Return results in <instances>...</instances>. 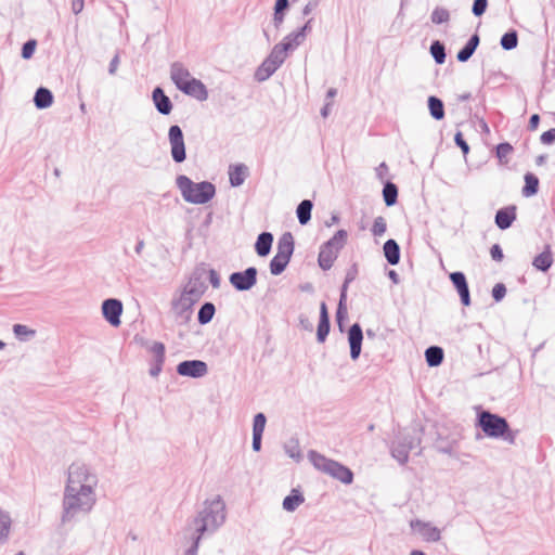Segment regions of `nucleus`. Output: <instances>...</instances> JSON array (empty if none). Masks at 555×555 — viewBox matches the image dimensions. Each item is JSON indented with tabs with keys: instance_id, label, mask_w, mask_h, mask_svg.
Returning <instances> with one entry per match:
<instances>
[{
	"instance_id": "nucleus-1",
	"label": "nucleus",
	"mask_w": 555,
	"mask_h": 555,
	"mask_svg": "<svg viewBox=\"0 0 555 555\" xmlns=\"http://www.w3.org/2000/svg\"><path fill=\"white\" fill-rule=\"evenodd\" d=\"M96 503L95 491L90 488L74 489L65 487L62 500L61 522H70L78 514H88Z\"/></svg>"
},
{
	"instance_id": "nucleus-2",
	"label": "nucleus",
	"mask_w": 555,
	"mask_h": 555,
	"mask_svg": "<svg viewBox=\"0 0 555 555\" xmlns=\"http://www.w3.org/2000/svg\"><path fill=\"white\" fill-rule=\"evenodd\" d=\"M225 503L220 495L205 500L203 508L193 519L194 530L201 534L216 532L225 521Z\"/></svg>"
},
{
	"instance_id": "nucleus-3",
	"label": "nucleus",
	"mask_w": 555,
	"mask_h": 555,
	"mask_svg": "<svg viewBox=\"0 0 555 555\" xmlns=\"http://www.w3.org/2000/svg\"><path fill=\"white\" fill-rule=\"evenodd\" d=\"M177 188L183 199L195 205H204L216 195V186L209 181L193 182L188 176L179 175L176 178Z\"/></svg>"
},
{
	"instance_id": "nucleus-4",
	"label": "nucleus",
	"mask_w": 555,
	"mask_h": 555,
	"mask_svg": "<svg viewBox=\"0 0 555 555\" xmlns=\"http://www.w3.org/2000/svg\"><path fill=\"white\" fill-rule=\"evenodd\" d=\"M477 424L487 437L501 438L511 444L515 443L516 431L511 430L508 422L503 416L481 411L478 413Z\"/></svg>"
},
{
	"instance_id": "nucleus-5",
	"label": "nucleus",
	"mask_w": 555,
	"mask_h": 555,
	"mask_svg": "<svg viewBox=\"0 0 555 555\" xmlns=\"http://www.w3.org/2000/svg\"><path fill=\"white\" fill-rule=\"evenodd\" d=\"M308 457L318 470L331 476L336 480H339L345 485H350L353 482L354 475L352 470L341 463L327 459L314 450L309 451Z\"/></svg>"
},
{
	"instance_id": "nucleus-6",
	"label": "nucleus",
	"mask_w": 555,
	"mask_h": 555,
	"mask_svg": "<svg viewBox=\"0 0 555 555\" xmlns=\"http://www.w3.org/2000/svg\"><path fill=\"white\" fill-rule=\"evenodd\" d=\"M98 482L96 474L87 464L74 462L69 465L65 487H73L76 490L90 488V491H95Z\"/></svg>"
},
{
	"instance_id": "nucleus-7",
	"label": "nucleus",
	"mask_w": 555,
	"mask_h": 555,
	"mask_svg": "<svg viewBox=\"0 0 555 555\" xmlns=\"http://www.w3.org/2000/svg\"><path fill=\"white\" fill-rule=\"evenodd\" d=\"M287 56V48L284 44H275L267 59L255 73V79L262 82L269 79L284 63Z\"/></svg>"
},
{
	"instance_id": "nucleus-8",
	"label": "nucleus",
	"mask_w": 555,
	"mask_h": 555,
	"mask_svg": "<svg viewBox=\"0 0 555 555\" xmlns=\"http://www.w3.org/2000/svg\"><path fill=\"white\" fill-rule=\"evenodd\" d=\"M206 278V268L204 263L197 266L190 279L188 284L184 286L182 293L186 296H190L191 299L196 302L205 295L208 286L205 282Z\"/></svg>"
},
{
	"instance_id": "nucleus-9",
	"label": "nucleus",
	"mask_w": 555,
	"mask_h": 555,
	"mask_svg": "<svg viewBox=\"0 0 555 555\" xmlns=\"http://www.w3.org/2000/svg\"><path fill=\"white\" fill-rule=\"evenodd\" d=\"M421 444V437L406 434L400 436L391 444V455L400 463L405 464L409 460V453Z\"/></svg>"
},
{
	"instance_id": "nucleus-10",
	"label": "nucleus",
	"mask_w": 555,
	"mask_h": 555,
	"mask_svg": "<svg viewBox=\"0 0 555 555\" xmlns=\"http://www.w3.org/2000/svg\"><path fill=\"white\" fill-rule=\"evenodd\" d=\"M168 141L172 160L177 164L183 163L186 159V151L183 131L180 126L172 125L169 127Z\"/></svg>"
},
{
	"instance_id": "nucleus-11",
	"label": "nucleus",
	"mask_w": 555,
	"mask_h": 555,
	"mask_svg": "<svg viewBox=\"0 0 555 555\" xmlns=\"http://www.w3.org/2000/svg\"><path fill=\"white\" fill-rule=\"evenodd\" d=\"M257 268L248 267L243 271H235L231 273L229 282L237 292H247L257 284Z\"/></svg>"
},
{
	"instance_id": "nucleus-12",
	"label": "nucleus",
	"mask_w": 555,
	"mask_h": 555,
	"mask_svg": "<svg viewBox=\"0 0 555 555\" xmlns=\"http://www.w3.org/2000/svg\"><path fill=\"white\" fill-rule=\"evenodd\" d=\"M196 304L195 300L191 299L190 296L181 293L179 297H175L171 300V310L176 317V320L182 324L190 322L193 313V306Z\"/></svg>"
},
{
	"instance_id": "nucleus-13",
	"label": "nucleus",
	"mask_w": 555,
	"mask_h": 555,
	"mask_svg": "<svg viewBox=\"0 0 555 555\" xmlns=\"http://www.w3.org/2000/svg\"><path fill=\"white\" fill-rule=\"evenodd\" d=\"M177 373L181 376L201 378L208 373V365L202 360H184L177 365Z\"/></svg>"
},
{
	"instance_id": "nucleus-14",
	"label": "nucleus",
	"mask_w": 555,
	"mask_h": 555,
	"mask_svg": "<svg viewBox=\"0 0 555 555\" xmlns=\"http://www.w3.org/2000/svg\"><path fill=\"white\" fill-rule=\"evenodd\" d=\"M122 313V302L116 298H108L102 302V314L103 318L112 325L119 326L121 321L120 317Z\"/></svg>"
},
{
	"instance_id": "nucleus-15",
	"label": "nucleus",
	"mask_w": 555,
	"mask_h": 555,
	"mask_svg": "<svg viewBox=\"0 0 555 555\" xmlns=\"http://www.w3.org/2000/svg\"><path fill=\"white\" fill-rule=\"evenodd\" d=\"M363 331L359 323H353L348 330V343L350 347V358L356 361L359 359L362 350Z\"/></svg>"
},
{
	"instance_id": "nucleus-16",
	"label": "nucleus",
	"mask_w": 555,
	"mask_h": 555,
	"mask_svg": "<svg viewBox=\"0 0 555 555\" xmlns=\"http://www.w3.org/2000/svg\"><path fill=\"white\" fill-rule=\"evenodd\" d=\"M450 281L457 291L462 305L468 307L472 301L469 287L465 274L461 271L452 272L450 274Z\"/></svg>"
},
{
	"instance_id": "nucleus-17",
	"label": "nucleus",
	"mask_w": 555,
	"mask_h": 555,
	"mask_svg": "<svg viewBox=\"0 0 555 555\" xmlns=\"http://www.w3.org/2000/svg\"><path fill=\"white\" fill-rule=\"evenodd\" d=\"M181 92L186 95H190L198 101H205L208 98V91L206 86L196 78H191V80L186 81L182 87L179 88Z\"/></svg>"
},
{
	"instance_id": "nucleus-18",
	"label": "nucleus",
	"mask_w": 555,
	"mask_h": 555,
	"mask_svg": "<svg viewBox=\"0 0 555 555\" xmlns=\"http://www.w3.org/2000/svg\"><path fill=\"white\" fill-rule=\"evenodd\" d=\"M150 351L154 354V359H153V361L151 363V367H150V375L152 377H157L163 370V364L165 362L166 348L163 343L155 341L151 346Z\"/></svg>"
},
{
	"instance_id": "nucleus-19",
	"label": "nucleus",
	"mask_w": 555,
	"mask_h": 555,
	"mask_svg": "<svg viewBox=\"0 0 555 555\" xmlns=\"http://www.w3.org/2000/svg\"><path fill=\"white\" fill-rule=\"evenodd\" d=\"M516 206L509 205L503 208H500L494 217L495 225L500 230H506L512 227L513 222L516 220Z\"/></svg>"
},
{
	"instance_id": "nucleus-20",
	"label": "nucleus",
	"mask_w": 555,
	"mask_h": 555,
	"mask_svg": "<svg viewBox=\"0 0 555 555\" xmlns=\"http://www.w3.org/2000/svg\"><path fill=\"white\" fill-rule=\"evenodd\" d=\"M331 331V321L327 306L324 301L320 305L319 324L317 327V340L322 344L326 340Z\"/></svg>"
},
{
	"instance_id": "nucleus-21",
	"label": "nucleus",
	"mask_w": 555,
	"mask_h": 555,
	"mask_svg": "<svg viewBox=\"0 0 555 555\" xmlns=\"http://www.w3.org/2000/svg\"><path fill=\"white\" fill-rule=\"evenodd\" d=\"M411 527L417 530L427 542H437L441 539L440 530L429 522L416 519L411 521Z\"/></svg>"
},
{
	"instance_id": "nucleus-22",
	"label": "nucleus",
	"mask_w": 555,
	"mask_h": 555,
	"mask_svg": "<svg viewBox=\"0 0 555 555\" xmlns=\"http://www.w3.org/2000/svg\"><path fill=\"white\" fill-rule=\"evenodd\" d=\"M152 100L157 112L162 115H169L172 111V102L160 87H156L152 92Z\"/></svg>"
},
{
	"instance_id": "nucleus-23",
	"label": "nucleus",
	"mask_w": 555,
	"mask_h": 555,
	"mask_svg": "<svg viewBox=\"0 0 555 555\" xmlns=\"http://www.w3.org/2000/svg\"><path fill=\"white\" fill-rule=\"evenodd\" d=\"M248 167L245 164L230 165L229 167V181L231 186H241L245 179L248 177Z\"/></svg>"
},
{
	"instance_id": "nucleus-24",
	"label": "nucleus",
	"mask_w": 555,
	"mask_h": 555,
	"mask_svg": "<svg viewBox=\"0 0 555 555\" xmlns=\"http://www.w3.org/2000/svg\"><path fill=\"white\" fill-rule=\"evenodd\" d=\"M170 78L177 89L182 87L186 81L191 80V74L188 68L180 62H175L170 66Z\"/></svg>"
},
{
	"instance_id": "nucleus-25",
	"label": "nucleus",
	"mask_w": 555,
	"mask_h": 555,
	"mask_svg": "<svg viewBox=\"0 0 555 555\" xmlns=\"http://www.w3.org/2000/svg\"><path fill=\"white\" fill-rule=\"evenodd\" d=\"M479 35L477 33L472 35L467 42L464 44V47L457 52L456 60L461 63L467 62L475 53L476 49L479 46Z\"/></svg>"
},
{
	"instance_id": "nucleus-26",
	"label": "nucleus",
	"mask_w": 555,
	"mask_h": 555,
	"mask_svg": "<svg viewBox=\"0 0 555 555\" xmlns=\"http://www.w3.org/2000/svg\"><path fill=\"white\" fill-rule=\"evenodd\" d=\"M337 250H334L331 247L326 248L325 245L322 244L318 256V263L320 268L324 271L330 270L333 267L334 261L337 259Z\"/></svg>"
},
{
	"instance_id": "nucleus-27",
	"label": "nucleus",
	"mask_w": 555,
	"mask_h": 555,
	"mask_svg": "<svg viewBox=\"0 0 555 555\" xmlns=\"http://www.w3.org/2000/svg\"><path fill=\"white\" fill-rule=\"evenodd\" d=\"M383 250L384 256L389 264L396 266L400 262V246L396 240H387L384 243Z\"/></svg>"
},
{
	"instance_id": "nucleus-28",
	"label": "nucleus",
	"mask_w": 555,
	"mask_h": 555,
	"mask_svg": "<svg viewBox=\"0 0 555 555\" xmlns=\"http://www.w3.org/2000/svg\"><path fill=\"white\" fill-rule=\"evenodd\" d=\"M53 93L46 87H39L34 95V104L38 109H44L53 104Z\"/></svg>"
},
{
	"instance_id": "nucleus-29",
	"label": "nucleus",
	"mask_w": 555,
	"mask_h": 555,
	"mask_svg": "<svg viewBox=\"0 0 555 555\" xmlns=\"http://www.w3.org/2000/svg\"><path fill=\"white\" fill-rule=\"evenodd\" d=\"M273 238V234L270 232H262L258 235L255 243V250L259 257H266L270 254Z\"/></svg>"
},
{
	"instance_id": "nucleus-30",
	"label": "nucleus",
	"mask_w": 555,
	"mask_h": 555,
	"mask_svg": "<svg viewBox=\"0 0 555 555\" xmlns=\"http://www.w3.org/2000/svg\"><path fill=\"white\" fill-rule=\"evenodd\" d=\"M295 243L293 234L291 232L283 233L278 241L276 254L292 258Z\"/></svg>"
},
{
	"instance_id": "nucleus-31",
	"label": "nucleus",
	"mask_w": 555,
	"mask_h": 555,
	"mask_svg": "<svg viewBox=\"0 0 555 555\" xmlns=\"http://www.w3.org/2000/svg\"><path fill=\"white\" fill-rule=\"evenodd\" d=\"M553 261V255L547 245L545 250L533 258L532 266L541 272H546L552 267Z\"/></svg>"
},
{
	"instance_id": "nucleus-32",
	"label": "nucleus",
	"mask_w": 555,
	"mask_h": 555,
	"mask_svg": "<svg viewBox=\"0 0 555 555\" xmlns=\"http://www.w3.org/2000/svg\"><path fill=\"white\" fill-rule=\"evenodd\" d=\"M305 502V496L298 489H292L283 500L282 506L286 512H295Z\"/></svg>"
},
{
	"instance_id": "nucleus-33",
	"label": "nucleus",
	"mask_w": 555,
	"mask_h": 555,
	"mask_svg": "<svg viewBox=\"0 0 555 555\" xmlns=\"http://www.w3.org/2000/svg\"><path fill=\"white\" fill-rule=\"evenodd\" d=\"M427 105L429 114L435 120H442L444 118V104L441 99L436 95H430L427 99Z\"/></svg>"
},
{
	"instance_id": "nucleus-34",
	"label": "nucleus",
	"mask_w": 555,
	"mask_h": 555,
	"mask_svg": "<svg viewBox=\"0 0 555 555\" xmlns=\"http://www.w3.org/2000/svg\"><path fill=\"white\" fill-rule=\"evenodd\" d=\"M444 358L443 349L439 346H430L425 350V360L428 366L435 367L442 363Z\"/></svg>"
},
{
	"instance_id": "nucleus-35",
	"label": "nucleus",
	"mask_w": 555,
	"mask_h": 555,
	"mask_svg": "<svg viewBox=\"0 0 555 555\" xmlns=\"http://www.w3.org/2000/svg\"><path fill=\"white\" fill-rule=\"evenodd\" d=\"M312 208H313V203L310 199H304L297 206L296 216H297L298 222L301 225L307 224L311 220Z\"/></svg>"
},
{
	"instance_id": "nucleus-36",
	"label": "nucleus",
	"mask_w": 555,
	"mask_h": 555,
	"mask_svg": "<svg viewBox=\"0 0 555 555\" xmlns=\"http://www.w3.org/2000/svg\"><path fill=\"white\" fill-rule=\"evenodd\" d=\"M12 527L10 514L0 508V545L8 542Z\"/></svg>"
},
{
	"instance_id": "nucleus-37",
	"label": "nucleus",
	"mask_w": 555,
	"mask_h": 555,
	"mask_svg": "<svg viewBox=\"0 0 555 555\" xmlns=\"http://www.w3.org/2000/svg\"><path fill=\"white\" fill-rule=\"evenodd\" d=\"M524 179L525 185L521 190V194L525 197H531L535 195L539 192V178L532 172H527Z\"/></svg>"
},
{
	"instance_id": "nucleus-38",
	"label": "nucleus",
	"mask_w": 555,
	"mask_h": 555,
	"mask_svg": "<svg viewBox=\"0 0 555 555\" xmlns=\"http://www.w3.org/2000/svg\"><path fill=\"white\" fill-rule=\"evenodd\" d=\"M216 313V307L212 302H204L197 312V322L201 325H206L214 319Z\"/></svg>"
},
{
	"instance_id": "nucleus-39",
	"label": "nucleus",
	"mask_w": 555,
	"mask_h": 555,
	"mask_svg": "<svg viewBox=\"0 0 555 555\" xmlns=\"http://www.w3.org/2000/svg\"><path fill=\"white\" fill-rule=\"evenodd\" d=\"M383 198L387 207H391L398 202V186L391 182L386 181L383 188Z\"/></svg>"
},
{
	"instance_id": "nucleus-40",
	"label": "nucleus",
	"mask_w": 555,
	"mask_h": 555,
	"mask_svg": "<svg viewBox=\"0 0 555 555\" xmlns=\"http://www.w3.org/2000/svg\"><path fill=\"white\" fill-rule=\"evenodd\" d=\"M291 258L275 254L269 263L270 272L272 275L282 274L288 266Z\"/></svg>"
},
{
	"instance_id": "nucleus-41",
	"label": "nucleus",
	"mask_w": 555,
	"mask_h": 555,
	"mask_svg": "<svg viewBox=\"0 0 555 555\" xmlns=\"http://www.w3.org/2000/svg\"><path fill=\"white\" fill-rule=\"evenodd\" d=\"M429 53L435 60L436 64L442 65L446 62V46L442 41L434 40L429 47Z\"/></svg>"
},
{
	"instance_id": "nucleus-42",
	"label": "nucleus",
	"mask_w": 555,
	"mask_h": 555,
	"mask_svg": "<svg viewBox=\"0 0 555 555\" xmlns=\"http://www.w3.org/2000/svg\"><path fill=\"white\" fill-rule=\"evenodd\" d=\"M347 237V231L340 229L333 235V237L325 242L324 245L326 248L331 247L332 249L337 250V253H339V250L345 246Z\"/></svg>"
},
{
	"instance_id": "nucleus-43",
	"label": "nucleus",
	"mask_w": 555,
	"mask_h": 555,
	"mask_svg": "<svg viewBox=\"0 0 555 555\" xmlns=\"http://www.w3.org/2000/svg\"><path fill=\"white\" fill-rule=\"evenodd\" d=\"M500 44L503 50L511 51L518 46V33L515 29L506 31L500 40Z\"/></svg>"
},
{
	"instance_id": "nucleus-44",
	"label": "nucleus",
	"mask_w": 555,
	"mask_h": 555,
	"mask_svg": "<svg viewBox=\"0 0 555 555\" xmlns=\"http://www.w3.org/2000/svg\"><path fill=\"white\" fill-rule=\"evenodd\" d=\"M306 38L301 35V33L297 29L288 34L282 42L279 44H284L287 48V51L294 50L298 46H300Z\"/></svg>"
},
{
	"instance_id": "nucleus-45",
	"label": "nucleus",
	"mask_w": 555,
	"mask_h": 555,
	"mask_svg": "<svg viewBox=\"0 0 555 555\" xmlns=\"http://www.w3.org/2000/svg\"><path fill=\"white\" fill-rule=\"evenodd\" d=\"M347 295H339V301L338 307L336 310V322L340 331H343V324L348 318V310H347Z\"/></svg>"
},
{
	"instance_id": "nucleus-46",
	"label": "nucleus",
	"mask_w": 555,
	"mask_h": 555,
	"mask_svg": "<svg viewBox=\"0 0 555 555\" xmlns=\"http://www.w3.org/2000/svg\"><path fill=\"white\" fill-rule=\"evenodd\" d=\"M513 150L514 149L512 144L508 142L499 143L495 146V156L499 159V163L502 165H506L508 163L507 156L513 152Z\"/></svg>"
},
{
	"instance_id": "nucleus-47",
	"label": "nucleus",
	"mask_w": 555,
	"mask_h": 555,
	"mask_svg": "<svg viewBox=\"0 0 555 555\" xmlns=\"http://www.w3.org/2000/svg\"><path fill=\"white\" fill-rule=\"evenodd\" d=\"M450 20V12L441 7H436L430 15V21L436 24L440 25L443 23H448Z\"/></svg>"
},
{
	"instance_id": "nucleus-48",
	"label": "nucleus",
	"mask_w": 555,
	"mask_h": 555,
	"mask_svg": "<svg viewBox=\"0 0 555 555\" xmlns=\"http://www.w3.org/2000/svg\"><path fill=\"white\" fill-rule=\"evenodd\" d=\"M358 275V266L353 263L346 272L345 281L340 287V295H347L348 286L351 282L357 279Z\"/></svg>"
},
{
	"instance_id": "nucleus-49",
	"label": "nucleus",
	"mask_w": 555,
	"mask_h": 555,
	"mask_svg": "<svg viewBox=\"0 0 555 555\" xmlns=\"http://www.w3.org/2000/svg\"><path fill=\"white\" fill-rule=\"evenodd\" d=\"M267 417L263 413L259 412L254 416L253 422V434L254 435H263V430L266 427Z\"/></svg>"
},
{
	"instance_id": "nucleus-50",
	"label": "nucleus",
	"mask_w": 555,
	"mask_h": 555,
	"mask_svg": "<svg viewBox=\"0 0 555 555\" xmlns=\"http://www.w3.org/2000/svg\"><path fill=\"white\" fill-rule=\"evenodd\" d=\"M13 333L16 338L25 340L28 336H35L36 332L24 324H14Z\"/></svg>"
},
{
	"instance_id": "nucleus-51",
	"label": "nucleus",
	"mask_w": 555,
	"mask_h": 555,
	"mask_svg": "<svg viewBox=\"0 0 555 555\" xmlns=\"http://www.w3.org/2000/svg\"><path fill=\"white\" fill-rule=\"evenodd\" d=\"M387 230L386 219L382 216H378L374 219L373 227L371 229L374 236H382L385 234Z\"/></svg>"
},
{
	"instance_id": "nucleus-52",
	"label": "nucleus",
	"mask_w": 555,
	"mask_h": 555,
	"mask_svg": "<svg viewBox=\"0 0 555 555\" xmlns=\"http://www.w3.org/2000/svg\"><path fill=\"white\" fill-rule=\"evenodd\" d=\"M37 47V40L36 39H29L22 46L21 55L24 60H29L33 57L35 50Z\"/></svg>"
},
{
	"instance_id": "nucleus-53",
	"label": "nucleus",
	"mask_w": 555,
	"mask_h": 555,
	"mask_svg": "<svg viewBox=\"0 0 555 555\" xmlns=\"http://www.w3.org/2000/svg\"><path fill=\"white\" fill-rule=\"evenodd\" d=\"M488 8V0H474L472 12L475 16L479 17L485 14Z\"/></svg>"
},
{
	"instance_id": "nucleus-54",
	"label": "nucleus",
	"mask_w": 555,
	"mask_h": 555,
	"mask_svg": "<svg viewBox=\"0 0 555 555\" xmlns=\"http://www.w3.org/2000/svg\"><path fill=\"white\" fill-rule=\"evenodd\" d=\"M204 534H201L199 532H196L194 530V533L192 535L193 543L192 545L185 551V555H197L199 542L202 540Z\"/></svg>"
},
{
	"instance_id": "nucleus-55",
	"label": "nucleus",
	"mask_w": 555,
	"mask_h": 555,
	"mask_svg": "<svg viewBox=\"0 0 555 555\" xmlns=\"http://www.w3.org/2000/svg\"><path fill=\"white\" fill-rule=\"evenodd\" d=\"M454 143L456 144V146H459L461 149L464 156H466L469 153V145L465 141L463 133L461 131H457L454 134Z\"/></svg>"
},
{
	"instance_id": "nucleus-56",
	"label": "nucleus",
	"mask_w": 555,
	"mask_h": 555,
	"mask_svg": "<svg viewBox=\"0 0 555 555\" xmlns=\"http://www.w3.org/2000/svg\"><path fill=\"white\" fill-rule=\"evenodd\" d=\"M506 295V287L503 283H496L492 288V298L495 302L501 301Z\"/></svg>"
},
{
	"instance_id": "nucleus-57",
	"label": "nucleus",
	"mask_w": 555,
	"mask_h": 555,
	"mask_svg": "<svg viewBox=\"0 0 555 555\" xmlns=\"http://www.w3.org/2000/svg\"><path fill=\"white\" fill-rule=\"evenodd\" d=\"M206 275H208L209 283L214 288L220 287L221 279L219 273L215 269L206 270Z\"/></svg>"
},
{
	"instance_id": "nucleus-58",
	"label": "nucleus",
	"mask_w": 555,
	"mask_h": 555,
	"mask_svg": "<svg viewBox=\"0 0 555 555\" xmlns=\"http://www.w3.org/2000/svg\"><path fill=\"white\" fill-rule=\"evenodd\" d=\"M541 143L550 145L555 142V128L544 131L540 137Z\"/></svg>"
},
{
	"instance_id": "nucleus-59",
	"label": "nucleus",
	"mask_w": 555,
	"mask_h": 555,
	"mask_svg": "<svg viewBox=\"0 0 555 555\" xmlns=\"http://www.w3.org/2000/svg\"><path fill=\"white\" fill-rule=\"evenodd\" d=\"M490 255H491V258L498 262L502 261L504 258L503 250L499 244H494L491 246Z\"/></svg>"
},
{
	"instance_id": "nucleus-60",
	"label": "nucleus",
	"mask_w": 555,
	"mask_h": 555,
	"mask_svg": "<svg viewBox=\"0 0 555 555\" xmlns=\"http://www.w3.org/2000/svg\"><path fill=\"white\" fill-rule=\"evenodd\" d=\"M285 450H286V453L289 455V457L295 459L297 461H299L301 459V453H300V450H299L297 443H295L292 447L291 446H286Z\"/></svg>"
},
{
	"instance_id": "nucleus-61",
	"label": "nucleus",
	"mask_w": 555,
	"mask_h": 555,
	"mask_svg": "<svg viewBox=\"0 0 555 555\" xmlns=\"http://www.w3.org/2000/svg\"><path fill=\"white\" fill-rule=\"evenodd\" d=\"M298 321H299V326L305 330V331H309V332H312L313 331V325L312 323L310 322V320L308 319V317H306L305 314H300L298 317Z\"/></svg>"
},
{
	"instance_id": "nucleus-62",
	"label": "nucleus",
	"mask_w": 555,
	"mask_h": 555,
	"mask_svg": "<svg viewBox=\"0 0 555 555\" xmlns=\"http://www.w3.org/2000/svg\"><path fill=\"white\" fill-rule=\"evenodd\" d=\"M285 13L284 12H278L274 11L273 13V25L276 30L280 29L281 25L284 22Z\"/></svg>"
},
{
	"instance_id": "nucleus-63",
	"label": "nucleus",
	"mask_w": 555,
	"mask_h": 555,
	"mask_svg": "<svg viewBox=\"0 0 555 555\" xmlns=\"http://www.w3.org/2000/svg\"><path fill=\"white\" fill-rule=\"evenodd\" d=\"M289 8V0H275L274 11L286 12Z\"/></svg>"
},
{
	"instance_id": "nucleus-64",
	"label": "nucleus",
	"mask_w": 555,
	"mask_h": 555,
	"mask_svg": "<svg viewBox=\"0 0 555 555\" xmlns=\"http://www.w3.org/2000/svg\"><path fill=\"white\" fill-rule=\"evenodd\" d=\"M540 124V116L538 114H533L529 118L528 130L534 131Z\"/></svg>"
}]
</instances>
